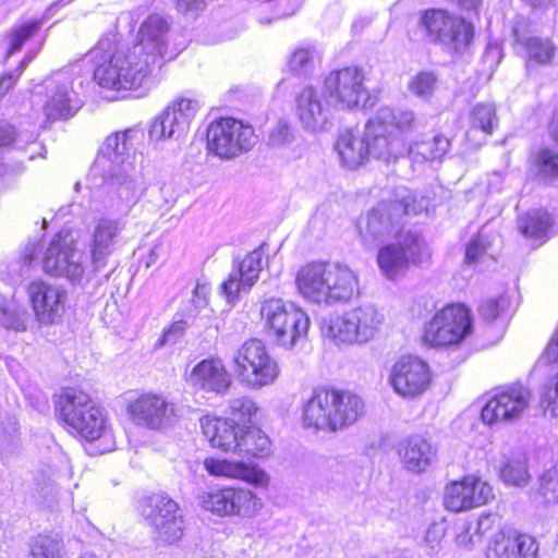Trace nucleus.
Here are the masks:
<instances>
[{"mask_svg": "<svg viewBox=\"0 0 558 558\" xmlns=\"http://www.w3.org/2000/svg\"><path fill=\"white\" fill-rule=\"evenodd\" d=\"M126 413L137 426L162 430L173 424L177 407L162 395L146 392L128 403Z\"/></svg>", "mask_w": 558, "mask_h": 558, "instance_id": "16", "label": "nucleus"}, {"mask_svg": "<svg viewBox=\"0 0 558 558\" xmlns=\"http://www.w3.org/2000/svg\"><path fill=\"white\" fill-rule=\"evenodd\" d=\"M257 411L258 408L255 402L246 396L232 398L228 402L229 420L233 423L235 421L242 422L243 424L250 423Z\"/></svg>", "mask_w": 558, "mask_h": 558, "instance_id": "44", "label": "nucleus"}, {"mask_svg": "<svg viewBox=\"0 0 558 558\" xmlns=\"http://www.w3.org/2000/svg\"><path fill=\"white\" fill-rule=\"evenodd\" d=\"M530 401L531 392L526 387H508L486 402L481 413L482 421L487 425L515 423L527 410Z\"/></svg>", "mask_w": 558, "mask_h": 558, "instance_id": "18", "label": "nucleus"}, {"mask_svg": "<svg viewBox=\"0 0 558 558\" xmlns=\"http://www.w3.org/2000/svg\"><path fill=\"white\" fill-rule=\"evenodd\" d=\"M496 240V236L486 234L483 230L478 233L477 238L472 241L465 251V262L474 263L480 259L483 254H486L492 242Z\"/></svg>", "mask_w": 558, "mask_h": 558, "instance_id": "50", "label": "nucleus"}, {"mask_svg": "<svg viewBox=\"0 0 558 558\" xmlns=\"http://www.w3.org/2000/svg\"><path fill=\"white\" fill-rule=\"evenodd\" d=\"M472 329L469 311L450 305L438 311L425 327L424 341L432 347L458 344Z\"/></svg>", "mask_w": 558, "mask_h": 558, "instance_id": "15", "label": "nucleus"}, {"mask_svg": "<svg viewBox=\"0 0 558 558\" xmlns=\"http://www.w3.org/2000/svg\"><path fill=\"white\" fill-rule=\"evenodd\" d=\"M169 29L163 16L151 14L140 26L137 40L132 46L120 44L117 34L102 36L89 51L97 63L94 80L109 89H137L163 57Z\"/></svg>", "mask_w": 558, "mask_h": 558, "instance_id": "1", "label": "nucleus"}, {"mask_svg": "<svg viewBox=\"0 0 558 558\" xmlns=\"http://www.w3.org/2000/svg\"><path fill=\"white\" fill-rule=\"evenodd\" d=\"M138 133L136 129H128L108 136L93 166V171L102 175L118 198L117 211L126 213L142 194L141 171L130 154Z\"/></svg>", "mask_w": 558, "mask_h": 558, "instance_id": "2", "label": "nucleus"}, {"mask_svg": "<svg viewBox=\"0 0 558 558\" xmlns=\"http://www.w3.org/2000/svg\"><path fill=\"white\" fill-rule=\"evenodd\" d=\"M202 507L220 517L254 518L263 509L262 499L252 490L241 487H223L205 492Z\"/></svg>", "mask_w": 558, "mask_h": 558, "instance_id": "14", "label": "nucleus"}, {"mask_svg": "<svg viewBox=\"0 0 558 558\" xmlns=\"http://www.w3.org/2000/svg\"><path fill=\"white\" fill-rule=\"evenodd\" d=\"M432 253L424 238L413 231L398 234L391 243L383 245L377 253V264L388 280H398L413 266L429 264Z\"/></svg>", "mask_w": 558, "mask_h": 558, "instance_id": "9", "label": "nucleus"}, {"mask_svg": "<svg viewBox=\"0 0 558 558\" xmlns=\"http://www.w3.org/2000/svg\"><path fill=\"white\" fill-rule=\"evenodd\" d=\"M299 308L293 303L282 299H269L262 304L260 317L264 328L274 341L282 332L283 325Z\"/></svg>", "mask_w": 558, "mask_h": 558, "instance_id": "35", "label": "nucleus"}, {"mask_svg": "<svg viewBox=\"0 0 558 558\" xmlns=\"http://www.w3.org/2000/svg\"><path fill=\"white\" fill-rule=\"evenodd\" d=\"M335 147L341 163L349 169L364 165L371 157L365 135L361 137L352 130L342 131Z\"/></svg>", "mask_w": 558, "mask_h": 558, "instance_id": "34", "label": "nucleus"}, {"mask_svg": "<svg viewBox=\"0 0 558 558\" xmlns=\"http://www.w3.org/2000/svg\"><path fill=\"white\" fill-rule=\"evenodd\" d=\"M317 54L314 48L301 47L294 50L290 60V70L296 74H308L313 71Z\"/></svg>", "mask_w": 558, "mask_h": 558, "instance_id": "47", "label": "nucleus"}, {"mask_svg": "<svg viewBox=\"0 0 558 558\" xmlns=\"http://www.w3.org/2000/svg\"><path fill=\"white\" fill-rule=\"evenodd\" d=\"M206 138L208 151L225 160L250 151L257 143L252 125L233 118L213 121L207 129Z\"/></svg>", "mask_w": 558, "mask_h": 558, "instance_id": "10", "label": "nucleus"}, {"mask_svg": "<svg viewBox=\"0 0 558 558\" xmlns=\"http://www.w3.org/2000/svg\"><path fill=\"white\" fill-rule=\"evenodd\" d=\"M372 23V17L368 15H359L354 19L352 23V29L355 33L362 32L365 27L369 26Z\"/></svg>", "mask_w": 558, "mask_h": 558, "instance_id": "64", "label": "nucleus"}, {"mask_svg": "<svg viewBox=\"0 0 558 558\" xmlns=\"http://www.w3.org/2000/svg\"><path fill=\"white\" fill-rule=\"evenodd\" d=\"M308 329L310 318L304 311L299 308L283 325L282 332L278 335L275 342L283 348L292 349L306 338Z\"/></svg>", "mask_w": 558, "mask_h": 558, "instance_id": "40", "label": "nucleus"}, {"mask_svg": "<svg viewBox=\"0 0 558 558\" xmlns=\"http://www.w3.org/2000/svg\"><path fill=\"white\" fill-rule=\"evenodd\" d=\"M234 452L256 458L267 457L271 452V441L269 437L256 426H248L245 429L240 427Z\"/></svg>", "mask_w": 558, "mask_h": 558, "instance_id": "38", "label": "nucleus"}, {"mask_svg": "<svg viewBox=\"0 0 558 558\" xmlns=\"http://www.w3.org/2000/svg\"><path fill=\"white\" fill-rule=\"evenodd\" d=\"M199 423L203 434L214 448L222 451L235 450L240 430L239 424L228 418L210 415L203 416Z\"/></svg>", "mask_w": 558, "mask_h": 558, "instance_id": "31", "label": "nucleus"}, {"mask_svg": "<svg viewBox=\"0 0 558 558\" xmlns=\"http://www.w3.org/2000/svg\"><path fill=\"white\" fill-rule=\"evenodd\" d=\"M421 24L429 41L442 46L450 52L462 51L473 39V25L445 10L425 11Z\"/></svg>", "mask_w": 558, "mask_h": 558, "instance_id": "12", "label": "nucleus"}, {"mask_svg": "<svg viewBox=\"0 0 558 558\" xmlns=\"http://www.w3.org/2000/svg\"><path fill=\"white\" fill-rule=\"evenodd\" d=\"M120 231L121 225L117 220L104 218L97 222L89 242L93 271L97 272L106 267Z\"/></svg>", "mask_w": 558, "mask_h": 558, "instance_id": "30", "label": "nucleus"}, {"mask_svg": "<svg viewBox=\"0 0 558 558\" xmlns=\"http://www.w3.org/2000/svg\"><path fill=\"white\" fill-rule=\"evenodd\" d=\"M508 302L506 298L489 299L482 303L478 308L480 315L487 322L494 320L501 315L507 307Z\"/></svg>", "mask_w": 558, "mask_h": 558, "instance_id": "54", "label": "nucleus"}, {"mask_svg": "<svg viewBox=\"0 0 558 558\" xmlns=\"http://www.w3.org/2000/svg\"><path fill=\"white\" fill-rule=\"evenodd\" d=\"M40 24L37 21L28 22L13 28L9 36L7 58L20 51L22 46L39 31Z\"/></svg>", "mask_w": 558, "mask_h": 558, "instance_id": "46", "label": "nucleus"}, {"mask_svg": "<svg viewBox=\"0 0 558 558\" xmlns=\"http://www.w3.org/2000/svg\"><path fill=\"white\" fill-rule=\"evenodd\" d=\"M197 110L196 100L187 98L173 100L151 123L150 138L156 141L181 138L187 132Z\"/></svg>", "mask_w": 558, "mask_h": 558, "instance_id": "20", "label": "nucleus"}, {"mask_svg": "<svg viewBox=\"0 0 558 558\" xmlns=\"http://www.w3.org/2000/svg\"><path fill=\"white\" fill-rule=\"evenodd\" d=\"M536 163L542 177L554 178L558 175V154L554 150H541L537 154Z\"/></svg>", "mask_w": 558, "mask_h": 558, "instance_id": "51", "label": "nucleus"}, {"mask_svg": "<svg viewBox=\"0 0 558 558\" xmlns=\"http://www.w3.org/2000/svg\"><path fill=\"white\" fill-rule=\"evenodd\" d=\"M28 314L22 304L14 300L4 301L0 306V323L8 329L24 331L27 327Z\"/></svg>", "mask_w": 558, "mask_h": 558, "instance_id": "43", "label": "nucleus"}, {"mask_svg": "<svg viewBox=\"0 0 558 558\" xmlns=\"http://www.w3.org/2000/svg\"><path fill=\"white\" fill-rule=\"evenodd\" d=\"M233 362L238 376L253 389L271 385L279 376L277 362L258 339L245 341L234 353Z\"/></svg>", "mask_w": 558, "mask_h": 558, "instance_id": "11", "label": "nucleus"}, {"mask_svg": "<svg viewBox=\"0 0 558 558\" xmlns=\"http://www.w3.org/2000/svg\"><path fill=\"white\" fill-rule=\"evenodd\" d=\"M295 284L305 300L332 305L351 300L357 292L359 280L347 265L312 262L298 270Z\"/></svg>", "mask_w": 558, "mask_h": 558, "instance_id": "4", "label": "nucleus"}, {"mask_svg": "<svg viewBox=\"0 0 558 558\" xmlns=\"http://www.w3.org/2000/svg\"><path fill=\"white\" fill-rule=\"evenodd\" d=\"M399 454L409 471L421 473L430 465L436 450L426 438L414 435L402 442Z\"/></svg>", "mask_w": 558, "mask_h": 558, "instance_id": "32", "label": "nucleus"}, {"mask_svg": "<svg viewBox=\"0 0 558 558\" xmlns=\"http://www.w3.org/2000/svg\"><path fill=\"white\" fill-rule=\"evenodd\" d=\"M204 468L213 476L240 480L255 487H266L269 483L268 474L253 463L210 457L204 460Z\"/></svg>", "mask_w": 558, "mask_h": 558, "instance_id": "26", "label": "nucleus"}, {"mask_svg": "<svg viewBox=\"0 0 558 558\" xmlns=\"http://www.w3.org/2000/svg\"><path fill=\"white\" fill-rule=\"evenodd\" d=\"M390 383L398 395L414 398L422 395L429 386V367L417 357L403 356L393 365Z\"/></svg>", "mask_w": 558, "mask_h": 558, "instance_id": "22", "label": "nucleus"}, {"mask_svg": "<svg viewBox=\"0 0 558 558\" xmlns=\"http://www.w3.org/2000/svg\"><path fill=\"white\" fill-rule=\"evenodd\" d=\"M496 108L492 104L476 105L472 110L471 129L466 137L471 140L477 132L489 135L497 124Z\"/></svg>", "mask_w": 558, "mask_h": 558, "instance_id": "41", "label": "nucleus"}, {"mask_svg": "<svg viewBox=\"0 0 558 558\" xmlns=\"http://www.w3.org/2000/svg\"><path fill=\"white\" fill-rule=\"evenodd\" d=\"M365 75L362 69L348 66L332 71L324 82L325 94L330 102L339 109L357 108L365 99Z\"/></svg>", "mask_w": 558, "mask_h": 558, "instance_id": "17", "label": "nucleus"}, {"mask_svg": "<svg viewBox=\"0 0 558 558\" xmlns=\"http://www.w3.org/2000/svg\"><path fill=\"white\" fill-rule=\"evenodd\" d=\"M15 130L12 125L0 123V147L10 145L15 140Z\"/></svg>", "mask_w": 558, "mask_h": 558, "instance_id": "62", "label": "nucleus"}, {"mask_svg": "<svg viewBox=\"0 0 558 558\" xmlns=\"http://www.w3.org/2000/svg\"><path fill=\"white\" fill-rule=\"evenodd\" d=\"M44 270L54 277H62L72 282L81 281L85 267L83 254L66 235L57 234L48 246L44 259Z\"/></svg>", "mask_w": 558, "mask_h": 558, "instance_id": "19", "label": "nucleus"}, {"mask_svg": "<svg viewBox=\"0 0 558 558\" xmlns=\"http://www.w3.org/2000/svg\"><path fill=\"white\" fill-rule=\"evenodd\" d=\"M444 533L436 524L428 527L425 534V542L432 550H436L439 547Z\"/></svg>", "mask_w": 558, "mask_h": 558, "instance_id": "59", "label": "nucleus"}, {"mask_svg": "<svg viewBox=\"0 0 558 558\" xmlns=\"http://www.w3.org/2000/svg\"><path fill=\"white\" fill-rule=\"evenodd\" d=\"M295 114L302 126L318 132L329 123V108L323 102V95L312 86L303 87L295 95Z\"/></svg>", "mask_w": 558, "mask_h": 558, "instance_id": "25", "label": "nucleus"}, {"mask_svg": "<svg viewBox=\"0 0 558 558\" xmlns=\"http://www.w3.org/2000/svg\"><path fill=\"white\" fill-rule=\"evenodd\" d=\"M72 76L66 72H58L47 81V100L43 110L47 120L68 119L80 108L73 90Z\"/></svg>", "mask_w": 558, "mask_h": 558, "instance_id": "23", "label": "nucleus"}, {"mask_svg": "<svg viewBox=\"0 0 558 558\" xmlns=\"http://www.w3.org/2000/svg\"><path fill=\"white\" fill-rule=\"evenodd\" d=\"M384 322L385 316L376 306L363 304L329 316L322 331L337 344H364L376 337Z\"/></svg>", "mask_w": 558, "mask_h": 558, "instance_id": "8", "label": "nucleus"}, {"mask_svg": "<svg viewBox=\"0 0 558 558\" xmlns=\"http://www.w3.org/2000/svg\"><path fill=\"white\" fill-rule=\"evenodd\" d=\"M437 83V77L433 72H421L409 82V90L421 98L432 96Z\"/></svg>", "mask_w": 558, "mask_h": 558, "instance_id": "49", "label": "nucleus"}, {"mask_svg": "<svg viewBox=\"0 0 558 558\" xmlns=\"http://www.w3.org/2000/svg\"><path fill=\"white\" fill-rule=\"evenodd\" d=\"M33 54H27L20 63L17 68V74L14 75L12 73L3 74L0 77V98H2L16 83L20 75L23 73V71L26 69L28 63L33 60Z\"/></svg>", "mask_w": 558, "mask_h": 558, "instance_id": "57", "label": "nucleus"}, {"mask_svg": "<svg viewBox=\"0 0 558 558\" xmlns=\"http://www.w3.org/2000/svg\"><path fill=\"white\" fill-rule=\"evenodd\" d=\"M186 329V323L183 320L174 322L168 329H166L162 336L155 343V349L162 348L169 343H175L180 338L183 337Z\"/></svg>", "mask_w": 558, "mask_h": 558, "instance_id": "55", "label": "nucleus"}, {"mask_svg": "<svg viewBox=\"0 0 558 558\" xmlns=\"http://www.w3.org/2000/svg\"><path fill=\"white\" fill-rule=\"evenodd\" d=\"M481 541L482 538L476 533L472 522L463 523L460 527V532L456 536L457 545L468 550L473 549Z\"/></svg>", "mask_w": 558, "mask_h": 558, "instance_id": "53", "label": "nucleus"}, {"mask_svg": "<svg viewBox=\"0 0 558 558\" xmlns=\"http://www.w3.org/2000/svg\"><path fill=\"white\" fill-rule=\"evenodd\" d=\"M362 399L349 391L315 388L302 404V424L306 428L336 432L355 423L363 414Z\"/></svg>", "mask_w": 558, "mask_h": 558, "instance_id": "5", "label": "nucleus"}, {"mask_svg": "<svg viewBox=\"0 0 558 558\" xmlns=\"http://www.w3.org/2000/svg\"><path fill=\"white\" fill-rule=\"evenodd\" d=\"M476 533L483 536L490 531L496 524L499 523V518L494 513L482 514L475 522H472Z\"/></svg>", "mask_w": 558, "mask_h": 558, "instance_id": "58", "label": "nucleus"}, {"mask_svg": "<svg viewBox=\"0 0 558 558\" xmlns=\"http://www.w3.org/2000/svg\"><path fill=\"white\" fill-rule=\"evenodd\" d=\"M189 383L206 392L223 395L232 384L231 375L219 359H204L191 371Z\"/></svg>", "mask_w": 558, "mask_h": 558, "instance_id": "28", "label": "nucleus"}, {"mask_svg": "<svg viewBox=\"0 0 558 558\" xmlns=\"http://www.w3.org/2000/svg\"><path fill=\"white\" fill-rule=\"evenodd\" d=\"M524 22H517L513 27V37L517 46L521 47L529 61L546 65L553 62L556 47L548 38L529 36L524 31Z\"/></svg>", "mask_w": 558, "mask_h": 558, "instance_id": "33", "label": "nucleus"}, {"mask_svg": "<svg viewBox=\"0 0 558 558\" xmlns=\"http://www.w3.org/2000/svg\"><path fill=\"white\" fill-rule=\"evenodd\" d=\"M166 206L172 205L177 199V193L172 184H163L159 189Z\"/></svg>", "mask_w": 558, "mask_h": 558, "instance_id": "63", "label": "nucleus"}, {"mask_svg": "<svg viewBox=\"0 0 558 558\" xmlns=\"http://www.w3.org/2000/svg\"><path fill=\"white\" fill-rule=\"evenodd\" d=\"M422 210L416 207L409 193H399L395 199H383L376 206L361 215L356 220V230L361 244L374 248L390 236L402 233L403 217L416 215Z\"/></svg>", "mask_w": 558, "mask_h": 558, "instance_id": "6", "label": "nucleus"}, {"mask_svg": "<svg viewBox=\"0 0 558 558\" xmlns=\"http://www.w3.org/2000/svg\"><path fill=\"white\" fill-rule=\"evenodd\" d=\"M263 268V253L254 250L247 254L222 283V292L229 302H234L242 292H247L255 284Z\"/></svg>", "mask_w": 558, "mask_h": 558, "instance_id": "29", "label": "nucleus"}, {"mask_svg": "<svg viewBox=\"0 0 558 558\" xmlns=\"http://www.w3.org/2000/svg\"><path fill=\"white\" fill-rule=\"evenodd\" d=\"M451 141L444 134L417 141L409 146V155L414 162L441 160L450 150Z\"/></svg>", "mask_w": 558, "mask_h": 558, "instance_id": "37", "label": "nucleus"}, {"mask_svg": "<svg viewBox=\"0 0 558 558\" xmlns=\"http://www.w3.org/2000/svg\"><path fill=\"white\" fill-rule=\"evenodd\" d=\"M28 296L37 322L41 325L57 324L65 312L68 292L59 286L38 280L28 286Z\"/></svg>", "mask_w": 558, "mask_h": 558, "instance_id": "21", "label": "nucleus"}, {"mask_svg": "<svg viewBox=\"0 0 558 558\" xmlns=\"http://www.w3.org/2000/svg\"><path fill=\"white\" fill-rule=\"evenodd\" d=\"M56 413L70 430L86 440L94 441L110 434L106 412L80 389H63L56 400Z\"/></svg>", "mask_w": 558, "mask_h": 558, "instance_id": "7", "label": "nucleus"}, {"mask_svg": "<svg viewBox=\"0 0 558 558\" xmlns=\"http://www.w3.org/2000/svg\"><path fill=\"white\" fill-rule=\"evenodd\" d=\"M501 481L513 487H525L531 481L527 456L522 450H512L505 456V461L499 472Z\"/></svg>", "mask_w": 558, "mask_h": 558, "instance_id": "36", "label": "nucleus"}, {"mask_svg": "<svg viewBox=\"0 0 558 558\" xmlns=\"http://www.w3.org/2000/svg\"><path fill=\"white\" fill-rule=\"evenodd\" d=\"M537 494L546 504H558V465L544 471L538 477Z\"/></svg>", "mask_w": 558, "mask_h": 558, "instance_id": "45", "label": "nucleus"}, {"mask_svg": "<svg viewBox=\"0 0 558 558\" xmlns=\"http://www.w3.org/2000/svg\"><path fill=\"white\" fill-rule=\"evenodd\" d=\"M32 558H64V544L57 535L40 534L29 544Z\"/></svg>", "mask_w": 558, "mask_h": 558, "instance_id": "42", "label": "nucleus"}, {"mask_svg": "<svg viewBox=\"0 0 558 558\" xmlns=\"http://www.w3.org/2000/svg\"><path fill=\"white\" fill-rule=\"evenodd\" d=\"M208 2L209 0H175L174 3L179 13L196 17L207 8Z\"/></svg>", "mask_w": 558, "mask_h": 558, "instance_id": "56", "label": "nucleus"}, {"mask_svg": "<svg viewBox=\"0 0 558 558\" xmlns=\"http://www.w3.org/2000/svg\"><path fill=\"white\" fill-rule=\"evenodd\" d=\"M541 405L545 414L558 417V372L545 383L541 396Z\"/></svg>", "mask_w": 558, "mask_h": 558, "instance_id": "48", "label": "nucleus"}, {"mask_svg": "<svg viewBox=\"0 0 558 558\" xmlns=\"http://www.w3.org/2000/svg\"><path fill=\"white\" fill-rule=\"evenodd\" d=\"M141 513L159 541L172 544L182 537L183 513L179 505L169 496L154 494L144 498Z\"/></svg>", "mask_w": 558, "mask_h": 558, "instance_id": "13", "label": "nucleus"}, {"mask_svg": "<svg viewBox=\"0 0 558 558\" xmlns=\"http://www.w3.org/2000/svg\"><path fill=\"white\" fill-rule=\"evenodd\" d=\"M545 357L548 360V362L558 361V325L546 347Z\"/></svg>", "mask_w": 558, "mask_h": 558, "instance_id": "61", "label": "nucleus"}, {"mask_svg": "<svg viewBox=\"0 0 558 558\" xmlns=\"http://www.w3.org/2000/svg\"><path fill=\"white\" fill-rule=\"evenodd\" d=\"M416 126L417 117L413 110L380 107L364 128L371 157L385 163L404 157L409 154L407 136Z\"/></svg>", "mask_w": 558, "mask_h": 558, "instance_id": "3", "label": "nucleus"}, {"mask_svg": "<svg viewBox=\"0 0 558 558\" xmlns=\"http://www.w3.org/2000/svg\"><path fill=\"white\" fill-rule=\"evenodd\" d=\"M293 140L292 128L283 121H279L268 135V144L274 147H281Z\"/></svg>", "mask_w": 558, "mask_h": 558, "instance_id": "52", "label": "nucleus"}, {"mask_svg": "<svg viewBox=\"0 0 558 558\" xmlns=\"http://www.w3.org/2000/svg\"><path fill=\"white\" fill-rule=\"evenodd\" d=\"M494 497L493 487L475 476H465L446 487L444 504L448 510L459 512L481 507Z\"/></svg>", "mask_w": 558, "mask_h": 558, "instance_id": "24", "label": "nucleus"}, {"mask_svg": "<svg viewBox=\"0 0 558 558\" xmlns=\"http://www.w3.org/2000/svg\"><path fill=\"white\" fill-rule=\"evenodd\" d=\"M538 544L534 537L505 530L492 538L488 558H537Z\"/></svg>", "mask_w": 558, "mask_h": 558, "instance_id": "27", "label": "nucleus"}, {"mask_svg": "<svg viewBox=\"0 0 558 558\" xmlns=\"http://www.w3.org/2000/svg\"><path fill=\"white\" fill-rule=\"evenodd\" d=\"M519 231L526 238L534 241H545L549 229L553 226L550 215L542 209L527 211L517 221Z\"/></svg>", "mask_w": 558, "mask_h": 558, "instance_id": "39", "label": "nucleus"}, {"mask_svg": "<svg viewBox=\"0 0 558 558\" xmlns=\"http://www.w3.org/2000/svg\"><path fill=\"white\" fill-rule=\"evenodd\" d=\"M192 302L196 308L205 307L208 304V287L206 284H196Z\"/></svg>", "mask_w": 558, "mask_h": 558, "instance_id": "60", "label": "nucleus"}]
</instances>
